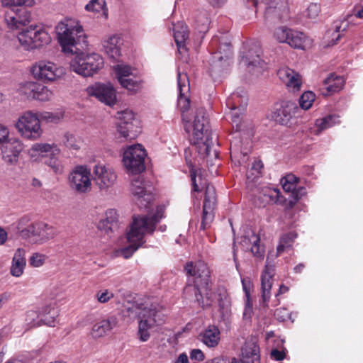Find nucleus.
<instances>
[{"instance_id":"f257e3e1","label":"nucleus","mask_w":363,"mask_h":363,"mask_svg":"<svg viewBox=\"0 0 363 363\" xmlns=\"http://www.w3.org/2000/svg\"><path fill=\"white\" fill-rule=\"evenodd\" d=\"M185 270L194 278V284H187L184 290V294L189 297L194 294L196 301L202 308L210 306L214 301V295L209 287L210 271L206 264L203 261L195 264L187 263Z\"/></svg>"},{"instance_id":"f03ea898","label":"nucleus","mask_w":363,"mask_h":363,"mask_svg":"<svg viewBox=\"0 0 363 363\" xmlns=\"http://www.w3.org/2000/svg\"><path fill=\"white\" fill-rule=\"evenodd\" d=\"M184 122L186 131L188 133L191 131V141L199 155L201 158L210 157L213 143L206 111L203 108H199L193 124L189 121Z\"/></svg>"},{"instance_id":"7ed1b4c3","label":"nucleus","mask_w":363,"mask_h":363,"mask_svg":"<svg viewBox=\"0 0 363 363\" xmlns=\"http://www.w3.org/2000/svg\"><path fill=\"white\" fill-rule=\"evenodd\" d=\"M297 234L290 232L283 235L280 238L279 243L277 247V253L269 254L267 257L266 265L261 274V304L263 307H268V303L271 298V289L273 284L274 275V265L273 258L278 257L286 248L291 246L296 238Z\"/></svg>"},{"instance_id":"20e7f679","label":"nucleus","mask_w":363,"mask_h":363,"mask_svg":"<svg viewBox=\"0 0 363 363\" xmlns=\"http://www.w3.org/2000/svg\"><path fill=\"white\" fill-rule=\"evenodd\" d=\"M135 306H133L129 311H133ZM139 311L138 313L140 320L139 322L138 335L140 340L147 341L150 333L157 327L162 325L165 321V315L163 313L162 307L157 303H141L135 306Z\"/></svg>"},{"instance_id":"39448f33","label":"nucleus","mask_w":363,"mask_h":363,"mask_svg":"<svg viewBox=\"0 0 363 363\" xmlns=\"http://www.w3.org/2000/svg\"><path fill=\"white\" fill-rule=\"evenodd\" d=\"M164 216V208L157 206L155 213L147 215L134 216L129 231L127 233L128 242H139L145 243L144 237L152 235L156 225Z\"/></svg>"},{"instance_id":"423d86ee","label":"nucleus","mask_w":363,"mask_h":363,"mask_svg":"<svg viewBox=\"0 0 363 363\" xmlns=\"http://www.w3.org/2000/svg\"><path fill=\"white\" fill-rule=\"evenodd\" d=\"M164 216V208L157 206L155 213L147 215L134 216L129 231L127 233L128 242H139L145 243L144 237L152 235L156 225Z\"/></svg>"},{"instance_id":"0eeeda50","label":"nucleus","mask_w":363,"mask_h":363,"mask_svg":"<svg viewBox=\"0 0 363 363\" xmlns=\"http://www.w3.org/2000/svg\"><path fill=\"white\" fill-rule=\"evenodd\" d=\"M55 32L62 51L65 53L77 52V45L84 38V30L74 18H66L55 27Z\"/></svg>"},{"instance_id":"6e6552de","label":"nucleus","mask_w":363,"mask_h":363,"mask_svg":"<svg viewBox=\"0 0 363 363\" xmlns=\"http://www.w3.org/2000/svg\"><path fill=\"white\" fill-rule=\"evenodd\" d=\"M74 54L70 61V68L79 75L85 77L93 76L104 66L103 57L97 53L77 52Z\"/></svg>"},{"instance_id":"1a4fd4ad","label":"nucleus","mask_w":363,"mask_h":363,"mask_svg":"<svg viewBox=\"0 0 363 363\" xmlns=\"http://www.w3.org/2000/svg\"><path fill=\"white\" fill-rule=\"evenodd\" d=\"M14 127L21 137L31 140L41 138L43 130L37 112L26 111L19 115Z\"/></svg>"},{"instance_id":"9d476101","label":"nucleus","mask_w":363,"mask_h":363,"mask_svg":"<svg viewBox=\"0 0 363 363\" xmlns=\"http://www.w3.org/2000/svg\"><path fill=\"white\" fill-rule=\"evenodd\" d=\"M191 155V151L189 149L185 150V159L187 162L188 166L190 168L191 178L193 186L194 191H200L201 189L199 188V186L201 188L205 187V198L203 201V206H207V208H214L216 203V189L213 185H211L207 183L206 180L203 179L201 176H199V183L197 182V170L195 169L196 166V162H192L189 155Z\"/></svg>"},{"instance_id":"9b49d317","label":"nucleus","mask_w":363,"mask_h":363,"mask_svg":"<svg viewBox=\"0 0 363 363\" xmlns=\"http://www.w3.org/2000/svg\"><path fill=\"white\" fill-rule=\"evenodd\" d=\"M147 153L143 147L136 144L128 147L123 152V163L127 172L138 174L145 169V158Z\"/></svg>"},{"instance_id":"f8f14e48","label":"nucleus","mask_w":363,"mask_h":363,"mask_svg":"<svg viewBox=\"0 0 363 363\" xmlns=\"http://www.w3.org/2000/svg\"><path fill=\"white\" fill-rule=\"evenodd\" d=\"M30 29L35 30V40H32L28 31H21L17 35L18 40L24 50H33L50 43L51 37L43 25L32 24Z\"/></svg>"},{"instance_id":"ddd939ff","label":"nucleus","mask_w":363,"mask_h":363,"mask_svg":"<svg viewBox=\"0 0 363 363\" xmlns=\"http://www.w3.org/2000/svg\"><path fill=\"white\" fill-rule=\"evenodd\" d=\"M21 233L31 243L35 245L45 244L56 236L55 228L43 221H37L31 223L23 230Z\"/></svg>"},{"instance_id":"4468645a","label":"nucleus","mask_w":363,"mask_h":363,"mask_svg":"<svg viewBox=\"0 0 363 363\" xmlns=\"http://www.w3.org/2000/svg\"><path fill=\"white\" fill-rule=\"evenodd\" d=\"M113 69L121 85L129 92L136 93L141 89L143 80L129 65L118 64Z\"/></svg>"},{"instance_id":"2eb2a0df","label":"nucleus","mask_w":363,"mask_h":363,"mask_svg":"<svg viewBox=\"0 0 363 363\" xmlns=\"http://www.w3.org/2000/svg\"><path fill=\"white\" fill-rule=\"evenodd\" d=\"M91 169L86 165H77L69 173L70 188L79 194H84L91 188Z\"/></svg>"},{"instance_id":"dca6fc26","label":"nucleus","mask_w":363,"mask_h":363,"mask_svg":"<svg viewBox=\"0 0 363 363\" xmlns=\"http://www.w3.org/2000/svg\"><path fill=\"white\" fill-rule=\"evenodd\" d=\"M30 72L35 79L43 82H53L65 74L62 67L47 60L36 62L32 66Z\"/></svg>"},{"instance_id":"f3484780","label":"nucleus","mask_w":363,"mask_h":363,"mask_svg":"<svg viewBox=\"0 0 363 363\" xmlns=\"http://www.w3.org/2000/svg\"><path fill=\"white\" fill-rule=\"evenodd\" d=\"M118 130L124 138L133 139L140 133V121L132 110L118 112Z\"/></svg>"},{"instance_id":"a211bd4d","label":"nucleus","mask_w":363,"mask_h":363,"mask_svg":"<svg viewBox=\"0 0 363 363\" xmlns=\"http://www.w3.org/2000/svg\"><path fill=\"white\" fill-rule=\"evenodd\" d=\"M261 53V48L257 44L246 46L241 52L240 63L246 66L249 72L260 73L265 66Z\"/></svg>"},{"instance_id":"6ab92c4d","label":"nucleus","mask_w":363,"mask_h":363,"mask_svg":"<svg viewBox=\"0 0 363 363\" xmlns=\"http://www.w3.org/2000/svg\"><path fill=\"white\" fill-rule=\"evenodd\" d=\"M91 177L101 191H106L116 183L117 174L110 166L98 163L92 168Z\"/></svg>"},{"instance_id":"aec40b11","label":"nucleus","mask_w":363,"mask_h":363,"mask_svg":"<svg viewBox=\"0 0 363 363\" xmlns=\"http://www.w3.org/2000/svg\"><path fill=\"white\" fill-rule=\"evenodd\" d=\"M212 48L218 47L212 58L211 69L213 72H220L221 69L229 65V58L231 56V45L227 41L219 42L218 37H213L211 40Z\"/></svg>"},{"instance_id":"412c9836","label":"nucleus","mask_w":363,"mask_h":363,"mask_svg":"<svg viewBox=\"0 0 363 363\" xmlns=\"http://www.w3.org/2000/svg\"><path fill=\"white\" fill-rule=\"evenodd\" d=\"M274 35L279 42L286 43L294 48L304 50L308 45V39L303 33L286 27L277 28Z\"/></svg>"},{"instance_id":"4be33fe9","label":"nucleus","mask_w":363,"mask_h":363,"mask_svg":"<svg viewBox=\"0 0 363 363\" xmlns=\"http://www.w3.org/2000/svg\"><path fill=\"white\" fill-rule=\"evenodd\" d=\"M86 93L89 96L97 99L101 103L109 106L116 103V93L113 85L110 83H95L86 89Z\"/></svg>"},{"instance_id":"5701e85b","label":"nucleus","mask_w":363,"mask_h":363,"mask_svg":"<svg viewBox=\"0 0 363 363\" xmlns=\"http://www.w3.org/2000/svg\"><path fill=\"white\" fill-rule=\"evenodd\" d=\"M57 316V308L51 306H45L40 309L39 313L35 311H28L26 320L31 326L40 325V322L49 326H54Z\"/></svg>"},{"instance_id":"b1692460","label":"nucleus","mask_w":363,"mask_h":363,"mask_svg":"<svg viewBox=\"0 0 363 363\" xmlns=\"http://www.w3.org/2000/svg\"><path fill=\"white\" fill-rule=\"evenodd\" d=\"M289 4L287 0H268L265 8L266 20L274 22L285 20L289 17Z\"/></svg>"},{"instance_id":"393cba45","label":"nucleus","mask_w":363,"mask_h":363,"mask_svg":"<svg viewBox=\"0 0 363 363\" xmlns=\"http://www.w3.org/2000/svg\"><path fill=\"white\" fill-rule=\"evenodd\" d=\"M7 26L12 30H18L31 21V13L24 8H16L5 14Z\"/></svg>"},{"instance_id":"a878e982","label":"nucleus","mask_w":363,"mask_h":363,"mask_svg":"<svg viewBox=\"0 0 363 363\" xmlns=\"http://www.w3.org/2000/svg\"><path fill=\"white\" fill-rule=\"evenodd\" d=\"M177 83L179 95L178 98V107L182 113V119L185 121L184 113L189 110L190 107L189 91L190 84L187 74L178 71Z\"/></svg>"},{"instance_id":"bb28decb","label":"nucleus","mask_w":363,"mask_h":363,"mask_svg":"<svg viewBox=\"0 0 363 363\" xmlns=\"http://www.w3.org/2000/svg\"><path fill=\"white\" fill-rule=\"evenodd\" d=\"M23 149V144L19 139L9 138L1 145L2 159L8 164H14L17 162Z\"/></svg>"},{"instance_id":"cd10ccee","label":"nucleus","mask_w":363,"mask_h":363,"mask_svg":"<svg viewBox=\"0 0 363 363\" xmlns=\"http://www.w3.org/2000/svg\"><path fill=\"white\" fill-rule=\"evenodd\" d=\"M277 75L290 92L300 91L302 85L301 78L294 69L287 67H281L278 70Z\"/></svg>"},{"instance_id":"c85d7f7f","label":"nucleus","mask_w":363,"mask_h":363,"mask_svg":"<svg viewBox=\"0 0 363 363\" xmlns=\"http://www.w3.org/2000/svg\"><path fill=\"white\" fill-rule=\"evenodd\" d=\"M130 191L135 197V201L138 206L140 208L143 207L147 208L152 199V196L147 193L143 184V179L141 176L138 175L132 180Z\"/></svg>"},{"instance_id":"c756f323","label":"nucleus","mask_w":363,"mask_h":363,"mask_svg":"<svg viewBox=\"0 0 363 363\" xmlns=\"http://www.w3.org/2000/svg\"><path fill=\"white\" fill-rule=\"evenodd\" d=\"M298 110V108L295 102L284 101L274 113L273 118L277 122L282 125H287Z\"/></svg>"},{"instance_id":"7c9ffc66","label":"nucleus","mask_w":363,"mask_h":363,"mask_svg":"<svg viewBox=\"0 0 363 363\" xmlns=\"http://www.w3.org/2000/svg\"><path fill=\"white\" fill-rule=\"evenodd\" d=\"M118 318L116 316H109L97 321L92 326L90 335L94 338H99L104 336L107 333L116 328Z\"/></svg>"},{"instance_id":"2f4dec72","label":"nucleus","mask_w":363,"mask_h":363,"mask_svg":"<svg viewBox=\"0 0 363 363\" xmlns=\"http://www.w3.org/2000/svg\"><path fill=\"white\" fill-rule=\"evenodd\" d=\"M55 143H37L28 150V156L34 160L45 158L56 147Z\"/></svg>"},{"instance_id":"473e14b6","label":"nucleus","mask_w":363,"mask_h":363,"mask_svg":"<svg viewBox=\"0 0 363 363\" xmlns=\"http://www.w3.org/2000/svg\"><path fill=\"white\" fill-rule=\"evenodd\" d=\"M241 356L244 363H260L259 348L255 342H246L242 348Z\"/></svg>"},{"instance_id":"72a5a7b5","label":"nucleus","mask_w":363,"mask_h":363,"mask_svg":"<svg viewBox=\"0 0 363 363\" xmlns=\"http://www.w3.org/2000/svg\"><path fill=\"white\" fill-rule=\"evenodd\" d=\"M123 41L116 35H111L103 41V48L106 54L113 59L121 55V49Z\"/></svg>"},{"instance_id":"f704fd0d","label":"nucleus","mask_w":363,"mask_h":363,"mask_svg":"<svg viewBox=\"0 0 363 363\" xmlns=\"http://www.w3.org/2000/svg\"><path fill=\"white\" fill-rule=\"evenodd\" d=\"M344 84L345 80L342 77L331 74L324 81L322 94L325 96L332 95L340 91Z\"/></svg>"},{"instance_id":"c9c22d12","label":"nucleus","mask_w":363,"mask_h":363,"mask_svg":"<svg viewBox=\"0 0 363 363\" xmlns=\"http://www.w3.org/2000/svg\"><path fill=\"white\" fill-rule=\"evenodd\" d=\"M25 256V250L18 248L16 250L10 269V273L13 277H20L23 274L26 265Z\"/></svg>"},{"instance_id":"e433bc0d","label":"nucleus","mask_w":363,"mask_h":363,"mask_svg":"<svg viewBox=\"0 0 363 363\" xmlns=\"http://www.w3.org/2000/svg\"><path fill=\"white\" fill-rule=\"evenodd\" d=\"M200 337L201 342L207 347H214L220 342V330L217 327L211 325L200 334Z\"/></svg>"},{"instance_id":"4c0bfd02","label":"nucleus","mask_w":363,"mask_h":363,"mask_svg":"<svg viewBox=\"0 0 363 363\" xmlns=\"http://www.w3.org/2000/svg\"><path fill=\"white\" fill-rule=\"evenodd\" d=\"M39 84L40 83L33 81L22 82L18 86L17 92L25 99L33 100Z\"/></svg>"},{"instance_id":"58836bf2","label":"nucleus","mask_w":363,"mask_h":363,"mask_svg":"<svg viewBox=\"0 0 363 363\" xmlns=\"http://www.w3.org/2000/svg\"><path fill=\"white\" fill-rule=\"evenodd\" d=\"M240 97L238 94H233L226 100V105L230 109L228 113V116L231 118L232 122L235 123L237 130L238 129L240 121Z\"/></svg>"},{"instance_id":"ea45409f","label":"nucleus","mask_w":363,"mask_h":363,"mask_svg":"<svg viewBox=\"0 0 363 363\" xmlns=\"http://www.w3.org/2000/svg\"><path fill=\"white\" fill-rule=\"evenodd\" d=\"M244 242L252 245L251 252L256 258L259 259L264 258V249L259 245L260 238L257 234L251 231L247 236L245 237Z\"/></svg>"},{"instance_id":"a19ab883","label":"nucleus","mask_w":363,"mask_h":363,"mask_svg":"<svg viewBox=\"0 0 363 363\" xmlns=\"http://www.w3.org/2000/svg\"><path fill=\"white\" fill-rule=\"evenodd\" d=\"M194 23L195 29L199 33H205L207 32L210 25V19L206 11L198 10L194 16Z\"/></svg>"},{"instance_id":"79ce46f5","label":"nucleus","mask_w":363,"mask_h":363,"mask_svg":"<svg viewBox=\"0 0 363 363\" xmlns=\"http://www.w3.org/2000/svg\"><path fill=\"white\" fill-rule=\"evenodd\" d=\"M189 37L187 26L183 22H179L174 26V38L179 50L184 48L185 42Z\"/></svg>"},{"instance_id":"37998d69","label":"nucleus","mask_w":363,"mask_h":363,"mask_svg":"<svg viewBox=\"0 0 363 363\" xmlns=\"http://www.w3.org/2000/svg\"><path fill=\"white\" fill-rule=\"evenodd\" d=\"M118 213L115 209H108L105 213V218L99 222V228L104 229L106 233L112 231L116 226Z\"/></svg>"},{"instance_id":"c03bdc74","label":"nucleus","mask_w":363,"mask_h":363,"mask_svg":"<svg viewBox=\"0 0 363 363\" xmlns=\"http://www.w3.org/2000/svg\"><path fill=\"white\" fill-rule=\"evenodd\" d=\"M60 149L57 146L45 159V163L49 166L55 173L60 174L63 171V167L59 160Z\"/></svg>"},{"instance_id":"a18cd8bd","label":"nucleus","mask_w":363,"mask_h":363,"mask_svg":"<svg viewBox=\"0 0 363 363\" xmlns=\"http://www.w3.org/2000/svg\"><path fill=\"white\" fill-rule=\"evenodd\" d=\"M298 180V178L292 174H287L281 180L283 189L286 192H291L293 197L296 200L298 199V194L296 191Z\"/></svg>"},{"instance_id":"49530a36","label":"nucleus","mask_w":363,"mask_h":363,"mask_svg":"<svg viewBox=\"0 0 363 363\" xmlns=\"http://www.w3.org/2000/svg\"><path fill=\"white\" fill-rule=\"evenodd\" d=\"M349 23L346 20L336 21L334 23V30L333 32L328 31L327 36H332L331 45H335L340 40L342 36V33L348 29Z\"/></svg>"},{"instance_id":"de8ad7c7","label":"nucleus","mask_w":363,"mask_h":363,"mask_svg":"<svg viewBox=\"0 0 363 363\" xmlns=\"http://www.w3.org/2000/svg\"><path fill=\"white\" fill-rule=\"evenodd\" d=\"M339 117L336 115H329L326 117L317 119L315 121V126L317 128L316 134L325 129L331 128L337 123H339Z\"/></svg>"},{"instance_id":"09e8293b","label":"nucleus","mask_w":363,"mask_h":363,"mask_svg":"<svg viewBox=\"0 0 363 363\" xmlns=\"http://www.w3.org/2000/svg\"><path fill=\"white\" fill-rule=\"evenodd\" d=\"M60 143L65 147L72 150H79L81 147V141L74 134L69 132L65 133L60 139Z\"/></svg>"},{"instance_id":"8fccbe9b","label":"nucleus","mask_w":363,"mask_h":363,"mask_svg":"<svg viewBox=\"0 0 363 363\" xmlns=\"http://www.w3.org/2000/svg\"><path fill=\"white\" fill-rule=\"evenodd\" d=\"M54 97L53 91L48 86L39 84L35 99L33 100L39 101L41 102L50 101Z\"/></svg>"},{"instance_id":"3c124183","label":"nucleus","mask_w":363,"mask_h":363,"mask_svg":"<svg viewBox=\"0 0 363 363\" xmlns=\"http://www.w3.org/2000/svg\"><path fill=\"white\" fill-rule=\"evenodd\" d=\"M86 10L89 11L103 12L106 14L107 9L105 0H90V1L85 6Z\"/></svg>"},{"instance_id":"603ef678","label":"nucleus","mask_w":363,"mask_h":363,"mask_svg":"<svg viewBox=\"0 0 363 363\" xmlns=\"http://www.w3.org/2000/svg\"><path fill=\"white\" fill-rule=\"evenodd\" d=\"M214 208H207V206H203V216L201 224V229L206 230L208 228L211 223L213 222L214 216L213 210Z\"/></svg>"},{"instance_id":"864d4df0","label":"nucleus","mask_w":363,"mask_h":363,"mask_svg":"<svg viewBox=\"0 0 363 363\" xmlns=\"http://www.w3.org/2000/svg\"><path fill=\"white\" fill-rule=\"evenodd\" d=\"M315 99V94L312 91L304 92L299 99L300 107L304 110L309 109Z\"/></svg>"},{"instance_id":"5fc2aeb1","label":"nucleus","mask_w":363,"mask_h":363,"mask_svg":"<svg viewBox=\"0 0 363 363\" xmlns=\"http://www.w3.org/2000/svg\"><path fill=\"white\" fill-rule=\"evenodd\" d=\"M1 6L4 7H17L21 6H32L35 0H1Z\"/></svg>"},{"instance_id":"6e6d98bb","label":"nucleus","mask_w":363,"mask_h":363,"mask_svg":"<svg viewBox=\"0 0 363 363\" xmlns=\"http://www.w3.org/2000/svg\"><path fill=\"white\" fill-rule=\"evenodd\" d=\"M129 245L123 248L121 250V255L124 258L128 259L133 254L143 245L139 242H128Z\"/></svg>"},{"instance_id":"4d7b16f0","label":"nucleus","mask_w":363,"mask_h":363,"mask_svg":"<svg viewBox=\"0 0 363 363\" xmlns=\"http://www.w3.org/2000/svg\"><path fill=\"white\" fill-rule=\"evenodd\" d=\"M47 258L45 255L35 252L30 256L29 264L33 267H40L45 264Z\"/></svg>"},{"instance_id":"13d9d810","label":"nucleus","mask_w":363,"mask_h":363,"mask_svg":"<svg viewBox=\"0 0 363 363\" xmlns=\"http://www.w3.org/2000/svg\"><path fill=\"white\" fill-rule=\"evenodd\" d=\"M113 293L108 289L100 290L95 295L96 300L101 303L108 302L109 300L113 298Z\"/></svg>"},{"instance_id":"bf43d9fd","label":"nucleus","mask_w":363,"mask_h":363,"mask_svg":"<svg viewBox=\"0 0 363 363\" xmlns=\"http://www.w3.org/2000/svg\"><path fill=\"white\" fill-rule=\"evenodd\" d=\"M62 116L60 113L45 112L41 114V118L48 123H57L62 119Z\"/></svg>"},{"instance_id":"052dcab7","label":"nucleus","mask_w":363,"mask_h":363,"mask_svg":"<svg viewBox=\"0 0 363 363\" xmlns=\"http://www.w3.org/2000/svg\"><path fill=\"white\" fill-rule=\"evenodd\" d=\"M320 11V5L318 4H311L306 10V16L311 19H315Z\"/></svg>"},{"instance_id":"680f3d73","label":"nucleus","mask_w":363,"mask_h":363,"mask_svg":"<svg viewBox=\"0 0 363 363\" xmlns=\"http://www.w3.org/2000/svg\"><path fill=\"white\" fill-rule=\"evenodd\" d=\"M274 315L279 321H285L289 318V313L287 309L280 308L275 311Z\"/></svg>"},{"instance_id":"e2e57ef3","label":"nucleus","mask_w":363,"mask_h":363,"mask_svg":"<svg viewBox=\"0 0 363 363\" xmlns=\"http://www.w3.org/2000/svg\"><path fill=\"white\" fill-rule=\"evenodd\" d=\"M252 313V303L250 298L245 300V308L243 311V318L248 320L251 318Z\"/></svg>"},{"instance_id":"0e129e2a","label":"nucleus","mask_w":363,"mask_h":363,"mask_svg":"<svg viewBox=\"0 0 363 363\" xmlns=\"http://www.w3.org/2000/svg\"><path fill=\"white\" fill-rule=\"evenodd\" d=\"M190 358L192 360L201 362L204 359V354L199 349H194L190 352Z\"/></svg>"},{"instance_id":"69168bd1","label":"nucleus","mask_w":363,"mask_h":363,"mask_svg":"<svg viewBox=\"0 0 363 363\" xmlns=\"http://www.w3.org/2000/svg\"><path fill=\"white\" fill-rule=\"evenodd\" d=\"M241 281L243 291L245 293L246 299L250 298V289L252 286L251 281L249 279H242Z\"/></svg>"},{"instance_id":"338daca9","label":"nucleus","mask_w":363,"mask_h":363,"mask_svg":"<svg viewBox=\"0 0 363 363\" xmlns=\"http://www.w3.org/2000/svg\"><path fill=\"white\" fill-rule=\"evenodd\" d=\"M9 130L8 128L2 124H0V145L3 144L9 139Z\"/></svg>"},{"instance_id":"774afa93","label":"nucleus","mask_w":363,"mask_h":363,"mask_svg":"<svg viewBox=\"0 0 363 363\" xmlns=\"http://www.w3.org/2000/svg\"><path fill=\"white\" fill-rule=\"evenodd\" d=\"M11 298V294L9 291H4L0 294V310L4 307V304L9 302Z\"/></svg>"}]
</instances>
